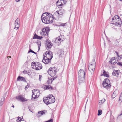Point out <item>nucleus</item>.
<instances>
[{
    "label": "nucleus",
    "instance_id": "obj_13",
    "mask_svg": "<svg viewBox=\"0 0 122 122\" xmlns=\"http://www.w3.org/2000/svg\"><path fill=\"white\" fill-rule=\"evenodd\" d=\"M60 16L59 13L57 11L54 13L53 15H52L53 20V19H55L56 20L59 19Z\"/></svg>",
    "mask_w": 122,
    "mask_h": 122
},
{
    "label": "nucleus",
    "instance_id": "obj_18",
    "mask_svg": "<svg viewBox=\"0 0 122 122\" xmlns=\"http://www.w3.org/2000/svg\"><path fill=\"white\" fill-rule=\"evenodd\" d=\"M78 80L79 83L80 85L82 83H84V77H80L79 78V77H78Z\"/></svg>",
    "mask_w": 122,
    "mask_h": 122
},
{
    "label": "nucleus",
    "instance_id": "obj_12",
    "mask_svg": "<svg viewBox=\"0 0 122 122\" xmlns=\"http://www.w3.org/2000/svg\"><path fill=\"white\" fill-rule=\"evenodd\" d=\"M64 36H61L57 38L55 40V42H57L58 41V43L59 42H61L63 41L64 40Z\"/></svg>",
    "mask_w": 122,
    "mask_h": 122
},
{
    "label": "nucleus",
    "instance_id": "obj_41",
    "mask_svg": "<svg viewBox=\"0 0 122 122\" xmlns=\"http://www.w3.org/2000/svg\"><path fill=\"white\" fill-rule=\"evenodd\" d=\"M66 24V23H61L60 24V25L61 26H65V25Z\"/></svg>",
    "mask_w": 122,
    "mask_h": 122
},
{
    "label": "nucleus",
    "instance_id": "obj_50",
    "mask_svg": "<svg viewBox=\"0 0 122 122\" xmlns=\"http://www.w3.org/2000/svg\"><path fill=\"white\" fill-rule=\"evenodd\" d=\"M11 107H13L14 108V106L13 105H12V106Z\"/></svg>",
    "mask_w": 122,
    "mask_h": 122
},
{
    "label": "nucleus",
    "instance_id": "obj_19",
    "mask_svg": "<svg viewBox=\"0 0 122 122\" xmlns=\"http://www.w3.org/2000/svg\"><path fill=\"white\" fill-rule=\"evenodd\" d=\"M58 2H61V4H58V6H61L63 4H65L66 1L65 0H58Z\"/></svg>",
    "mask_w": 122,
    "mask_h": 122
},
{
    "label": "nucleus",
    "instance_id": "obj_15",
    "mask_svg": "<svg viewBox=\"0 0 122 122\" xmlns=\"http://www.w3.org/2000/svg\"><path fill=\"white\" fill-rule=\"evenodd\" d=\"M117 59L116 58V59L115 57H113L112 58L111 60L109 61L110 63L113 65H114L117 62Z\"/></svg>",
    "mask_w": 122,
    "mask_h": 122
},
{
    "label": "nucleus",
    "instance_id": "obj_22",
    "mask_svg": "<svg viewBox=\"0 0 122 122\" xmlns=\"http://www.w3.org/2000/svg\"><path fill=\"white\" fill-rule=\"evenodd\" d=\"M103 74L101 76L104 75L107 77H108L109 76V75L108 72H106L105 70H103Z\"/></svg>",
    "mask_w": 122,
    "mask_h": 122
},
{
    "label": "nucleus",
    "instance_id": "obj_25",
    "mask_svg": "<svg viewBox=\"0 0 122 122\" xmlns=\"http://www.w3.org/2000/svg\"><path fill=\"white\" fill-rule=\"evenodd\" d=\"M5 100V98L3 97H2L0 101V106H1L3 104Z\"/></svg>",
    "mask_w": 122,
    "mask_h": 122
},
{
    "label": "nucleus",
    "instance_id": "obj_6",
    "mask_svg": "<svg viewBox=\"0 0 122 122\" xmlns=\"http://www.w3.org/2000/svg\"><path fill=\"white\" fill-rule=\"evenodd\" d=\"M31 66L32 68L37 70H39L42 68L41 64L39 62H33L32 63Z\"/></svg>",
    "mask_w": 122,
    "mask_h": 122
},
{
    "label": "nucleus",
    "instance_id": "obj_14",
    "mask_svg": "<svg viewBox=\"0 0 122 122\" xmlns=\"http://www.w3.org/2000/svg\"><path fill=\"white\" fill-rule=\"evenodd\" d=\"M120 71L119 70H114L112 72V74L113 76H118L120 74Z\"/></svg>",
    "mask_w": 122,
    "mask_h": 122
},
{
    "label": "nucleus",
    "instance_id": "obj_7",
    "mask_svg": "<svg viewBox=\"0 0 122 122\" xmlns=\"http://www.w3.org/2000/svg\"><path fill=\"white\" fill-rule=\"evenodd\" d=\"M96 66V62L95 59H93L92 62L89 64L88 69L91 72L94 70Z\"/></svg>",
    "mask_w": 122,
    "mask_h": 122
},
{
    "label": "nucleus",
    "instance_id": "obj_53",
    "mask_svg": "<svg viewBox=\"0 0 122 122\" xmlns=\"http://www.w3.org/2000/svg\"><path fill=\"white\" fill-rule=\"evenodd\" d=\"M120 56V57H121V58H122V57H121V56H122V55H121Z\"/></svg>",
    "mask_w": 122,
    "mask_h": 122
},
{
    "label": "nucleus",
    "instance_id": "obj_23",
    "mask_svg": "<svg viewBox=\"0 0 122 122\" xmlns=\"http://www.w3.org/2000/svg\"><path fill=\"white\" fill-rule=\"evenodd\" d=\"M57 11L60 15H62L65 12V10L63 9L59 10Z\"/></svg>",
    "mask_w": 122,
    "mask_h": 122
},
{
    "label": "nucleus",
    "instance_id": "obj_40",
    "mask_svg": "<svg viewBox=\"0 0 122 122\" xmlns=\"http://www.w3.org/2000/svg\"><path fill=\"white\" fill-rule=\"evenodd\" d=\"M29 52H32V53H34L35 54H36V52H34V51H33L32 50H31V49H30Z\"/></svg>",
    "mask_w": 122,
    "mask_h": 122
},
{
    "label": "nucleus",
    "instance_id": "obj_28",
    "mask_svg": "<svg viewBox=\"0 0 122 122\" xmlns=\"http://www.w3.org/2000/svg\"><path fill=\"white\" fill-rule=\"evenodd\" d=\"M53 80H52V78H49L48 80L47 81V82L48 84H51L52 83L53 81Z\"/></svg>",
    "mask_w": 122,
    "mask_h": 122
},
{
    "label": "nucleus",
    "instance_id": "obj_39",
    "mask_svg": "<svg viewBox=\"0 0 122 122\" xmlns=\"http://www.w3.org/2000/svg\"><path fill=\"white\" fill-rule=\"evenodd\" d=\"M43 38V37L42 36H40L37 35V39H41Z\"/></svg>",
    "mask_w": 122,
    "mask_h": 122
},
{
    "label": "nucleus",
    "instance_id": "obj_3",
    "mask_svg": "<svg viewBox=\"0 0 122 122\" xmlns=\"http://www.w3.org/2000/svg\"><path fill=\"white\" fill-rule=\"evenodd\" d=\"M57 70L56 68L53 67H50L47 71V72L49 74L51 77H53V80H54L57 77L56 75Z\"/></svg>",
    "mask_w": 122,
    "mask_h": 122
},
{
    "label": "nucleus",
    "instance_id": "obj_44",
    "mask_svg": "<svg viewBox=\"0 0 122 122\" xmlns=\"http://www.w3.org/2000/svg\"><path fill=\"white\" fill-rule=\"evenodd\" d=\"M117 95V94H116V92H114L113 93V94L112 95V97L114 95L115 96H116Z\"/></svg>",
    "mask_w": 122,
    "mask_h": 122
},
{
    "label": "nucleus",
    "instance_id": "obj_49",
    "mask_svg": "<svg viewBox=\"0 0 122 122\" xmlns=\"http://www.w3.org/2000/svg\"><path fill=\"white\" fill-rule=\"evenodd\" d=\"M23 73H24V72L25 73H27V71H23Z\"/></svg>",
    "mask_w": 122,
    "mask_h": 122
},
{
    "label": "nucleus",
    "instance_id": "obj_43",
    "mask_svg": "<svg viewBox=\"0 0 122 122\" xmlns=\"http://www.w3.org/2000/svg\"><path fill=\"white\" fill-rule=\"evenodd\" d=\"M42 76L41 75H39V80H40V81H41V78H42Z\"/></svg>",
    "mask_w": 122,
    "mask_h": 122
},
{
    "label": "nucleus",
    "instance_id": "obj_27",
    "mask_svg": "<svg viewBox=\"0 0 122 122\" xmlns=\"http://www.w3.org/2000/svg\"><path fill=\"white\" fill-rule=\"evenodd\" d=\"M32 93H33L34 95V99H36V98H37L38 97H37V95L36 92H35V90H34L32 91Z\"/></svg>",
    "mask_w": 122,
    "mask_h": 122
},
{
    "label": "nucleus",
    "instance_id": "obj_17",
    "mask_svg": "<svg viewBox=\"0 0 122 122\" xmlns=\"http://www.w3.org/2000/svg\"><path fill=\"white\" fill-rule=\"evenodd\" d=\"M17 81H23L25 82H26L25 78L19 76L17 78Z\"/></svg>",
    "mask_w": 122,
    "mask_h": 122
},
{
    "label": "nucleus",
    "instance_id": "obj_29",
    "mask_svg": "<svg viewBox=\"0 0 122 122\" xmlns=\"http://www.w3.org/2000/svg\"><path fill=\"white\" fill-rule=\"evenodd\" d=\"M35 92H36L37 95V97H38L40 93V92L39 91V90H35Z\"/></svg>",
    "mask_w": 122,
    "mask_h": 122
},
{
    "label": "nucleus",
    "instance_id": "obj_26",
    "mask_svg": "<svg viewBox=\"0 0 122 122\" xmlns=\"http://www.w3.org/2000/svg\"><path fill=\"white\" fill-rule=\"evenodd\" d=\"M105 101V99L103 98L101 100H99L98 104L100 105H101L104 103Z\"/></svg>",
    "mask_w": 122,
    "mask_h": 122
},
{
    "label": "nucleus",
    "instance_id": "obj_42",
    "mask_svg": "<svg viewBox=\"0 0 122 122\" xmlns=\"http://www.w3.org/2000/svg\"><path fill=\"white\" fill-rule=\"evenodd\" d=\"M34 97H35V96L34 94L32 93V99H34Z\"/></svg>",
    "mask_w": 122,
    "mask_h": 122
},
{
    "label": "nucleus",
    "instance_id": "obj_37",
    "mask_svg": "<svg viewBox=\"0 0 122 122\" xmlns=\"http://www.w3.org/2000/svg\"><path fill=\"white\" fill-rule=\"evenodd\" d=\"M117 64L120 66H122V62H118L117 63Z\"/></svg>",
    "mask_w": 122,
    "mask_h": 122
},
{
    "label": "nucleus",
    "instance_id": "obj_20",
    "mask_svg": "<svg viewBox=\"0 0 122 122\" xmlns=\"http://www.w3.org/2000/svg\"><path fill=\"white\" fill-rule=\"evenodd\" d=\"M18 98L22 102H25L27 101V100L25 98L21 96H18Z\"/></svg>",
    "mask_w": 122,
    "mask_h": 122
},
{
    "label": "nucleus",
    "instance_id": "obj_1",
    "mask_svg": "<svg viewBox=\"0 0 122 122\" xmlns=\"http://www.w3.org/2000/svg\"><path fill=\"white\" fill-rule=\"evenodd\" d=\"M52 15L48 13H43L41 19L43 22L45 23H49L53 21Z\"/></svg>",
    "mask_w": 122,
    "mask_h": 122
},
{
    "label": "nucleus",
    "instance_id": "obj_32",
    "mask_svg": "<svg viewBox=\"0 0 122 122\" xmlns=\"http://www.w3.org/2000/svg\"><path fill=\"white\" fill-rule=\"evenodd\" d=\"M102 114V111L101 110H99L98 112V115L100 116Z\"/></svg>",
    "mask_w": 122,
    "mask_h": 122
},
{
    "label": "nucleus",
    "instance_id": "obj_36",
    "mask_svg": "<svg viewBox=\"0 0 122 122\" xmlns=\"http://www.w3.org/2000/svg\"><path fill=\"white\" fill-rule=\"evenodd\" d=\"M119 100L120 101H122V92L121 93L120 96L119 97Z\"/></svg>",
    "mask_w": 122,
    "mask_h": 122
},
{
    "label": "nucleus",
    "instance_id": "obj_5",
    "mask_svg": "<svg viewBox=\"0 0 122 122\" xmlns=\"http://www.w3.org/2000/svg\"><path fill=\"white\" fill-rule=\"evenodd\" d=\"M102 84L103 87L106 88L107 90L110 88L111 86L109 80L107 78L104 80Z\"/></svg>",
    "mask_w": 122,
    "mask_h": 122
},
{
    "label": "nucleus",
    "instance_id": "obj_4",
    "mask_svg": "<svg viewBox=\"0 0 122 122\" xmlns=\"http://www.w3.org/2000/svg\"><path fill=\"white\" fill-rule=\"evenodd\" d=\"M43 101L47 105L54 103L55 101V99L54 97L52 95L48 97H44Z\"/></svg>",
    "mask_w": 122,
    "mask_h": 122
},
{
    "label": "nucleus",
    "instance_id": "obj_30",
    "mask_svg": "<svg viewBox=\"0 0 122 122\" xmlns=\"http://www.w3.org/2000/svg\"><path fill=\"white\" fill-rule=\"evenodd\" d=\"M22 119L20 117H18L17 118L16 121L17 122H20L22 120Z\"/></svg>",
    "mask_w": 122,
    "mask_h": 122
},
{
    "label": "nucleus",
    "instance_id": "obj_9",
    "mask_svg": "<svg viewBox=\"0 0 122 122\" xmlns=\"http://www.w3.org/2000/svg\"><path fill=\"white\" fill-rule=\"evenodd\" d=\"M52 46V44L49 40H47L45 44V47L47 50L50 49Z\"/></svg>",
    "mask_w": 122,
    "mask_h": 122
},
{
    "label": "nucleus",
    "instance_id": "obj_52",
    "mask_svg": "<svg viewBox=\"0 0 122 122\" xmlns=\"http://www.w3.org/2000/svg\"><path fill=\"white\" fill-rule=\"evenodd\" d=\"M114 97H115V96H114H114H113L112 97L113 98H114Z\"/></svg>",
    "mask_w": 122,
    "mask_h": 122
},
{
    "label": "nucleus",
    "instance_id": "obj_8",
    "mask_svg": "<svg viewBox=\"0 0 122 122\" xmlns=\"http://www.w3.org/2000/svg\"><path fill=\"white\" fill-rule=\"evenodd\" d=\"M49 28L47 27L42 29L40 32V35L42 36H47L49 31Z\"/></svg>",
    "mask_w": 122,
    "mask_h": 122
},
{
    "label": "nucleus",
    "instance_id": "obj_48",
    "mask_svg": "<svg viewBox=\"0 0 122 122\" xmlns=\"http://www.w3.org/2000/svg\"><path fill=\"white\" fill-rule=\"evenodd\" d=\"M10 57H11V56H8L7 57V58H10Z\"/></svg>",
    "mask_w": 122,
    "mask_h": 122
},
{
    "label": "nucleus",
    "instance_id": "obj_10",
    "mask_svg": "<svg viewBox=\"0 0 122 122\" xmlns=\"http://www.w3.org/2000/svg\"><path fill=\"white\" fill-rule=\"evenodd\" d=\"M78 77L79 78L80 77H84L85 76V73L83 70H80L78 71Z\"/></svg>",
    "mask_w": 122,
    "mask_h": 122
},
{
    "label": "nucleus",
    "instance_id": "obj_46",
    "mask_svg": "<svg viewBox=\"0 0 122 122\" xmlns=\"http://www.w3.org/2000/svg\"><path fill=\"white\" fill-rule=\"evenodd\" d=\"M56 3L57 4V5H58V4H61V2H58V1H57L56 2Z\"/></svg>",
    "mask_w": 122,
    "mask_h": 122
},
{
    "label": "nucleus",
    "instance_id": "obj_51",
    "mask_svg": "<svg viewBox=\"0 0 122 122\" xmlns=\"http://www.w3.org/2000/svg\"><path fill=\"white\" fill-rule=\"evenodd\" d=\"M120 23H121V24H122V20H121V21Z\"/></svg>",
    "mask_w": 122,
    "mask_h": 122
},
{
    "label": "nucleus",
    "instance_id": "obj_47",
    "mask_svg": "<svg viewBox=\"0 0 122 122\" xmlns=\"http://www.w3.org/2000/svg\"><path fill=\"white\" fill-rule=\"evenodd\" d=\"M15 1L17 2H18L19 1H20V0H15Z\"/></svg>",
    "mask_w": 122,
    "mask_h": 122
},
{
    "label": "nucleus",
    "instance_id": "obj_54",
    "mask_svg": "<svg viewBox=\"0 0 122 122\" xmlns=\"http://www.w3.org/2000/svg\"><path fill=\"white\" fill-rule=\"evenodd\" d=\"M117 44L119 42H118V41H117Z\"/></svg>",
    "mask_w": 122,
    "mask_h": 122
},
{
    "label": "nucleus",
    "instance_id": "obj_33",
    "mask_svg": "<svg viewBox=\"0 0 122 122\" xmlns=\"http://www.w3.org/2000/svg\"><path fill=\"white\" fill-rule=\"evenodd\" d=\"M37 44L38 45V47L39 50L40 48V46L41 44V42H38L37 43Z\"/></svg>",
    "mask_w": 122,
    "mask_h": 122
},
{
    "label": "nucleus",
    "instance_id": "obj_11",
    "mask_svg": "<svg viewBox=\"0 0 122 122\" xmlns=\"http://www.w3.org/2000/svg\"><path fill=\"white\" fill-rule=\"evenodd\" d=\"M20 23V19L17 18L15 23V27L14 28L15 29H17L19 28Z\"/></svg>",
    "mask_w": 122,
    "mask_h": 122
},
{
    "label": "nucleus",
    "instance_id": "obj_45",
    "mask_svg": "<svg viewBox=\"0 0 122 122\" xmlns=\"http://www.w3.org/2000/svg\"><path fill=\"white\" fill-rule=\"evenodd\" d=\"M29 86V84H27V85L25 87V88L26 89H27L28 88Z\"/></svg>",
    "mask_w": 122,
    "mask_h": 122
},
{
    "label": "nucleus",
    "instance_id": "obj_55",
    "mask_svg": "<svg viewBox=\"0 0 122 122\" xmlns=\"http://www.w3.org/2000/svg\"><path fill=\"white\" fill-rule=\"evenodd\" d=\"M30 111L31 112L30 110Z\"/></svg>",
    "mask_w": 122,
    "mask_h": 122
},
{
    "label": "nucleus",
    "instance_id": "obj_2",
    "mask_svg": "<svg viewBox=\"0 0 122 122\" xmlns=\"http://www.w3.org/2000/svg\"><path fill=\"white\" fill-rule=\"evenodd\" d=\"M52 55V52L50 51L45 52L43 55L42 62L46 64L50 63L53 57Z\"/></svg>",
    "mask_w": 122,
    "mask_h": 122
},
{
    "label": "nucleus",
    "instance_id": "obj_34",
    "mask_svg": "<svg viewBox=\"0 0 122 122\" xmlns=\"http://www.w3.org/2000/svg\"><path fill=\"white\" fill-rule=\"evenodd\" d=\"M115 52L116 53V54H117V56L118 58L119 59H121V57H120V56L118 55V52H117V51H115Z\"/></svg>",
    "mask_w": 122,
    "mask_h": 122
},
{
    "label": "nucleus",
    "instance_id": "obj_38",
    "mask_svg": "<svg viewBox=\"0 0 122 122\" xmlns=\"http://www.w3.org/2000/svg\"><path fill=\"white\" fill-rule=\"evenodd\" d=\"M37 35H36V34H35L33 37V39H37Z\"/></svg>",
    "mask_w": 122,
    "mask_h": 122
},
{
    "label": "nucleus",
    "instance_id": "obj_21",
    "mask_svg": "<svg viewBox=\"0 0 122 122\" xmlns=\"http://www.w3.org/2000/svg\"><path fill=\"white\" fill-rule=\"evenodd\" d=\"M42 88L44 89V90H46L48 89H50V88L51 89H52V88L50 86L48 85H44L42 86Z\"/></svg>",
    "mask_w": 122,
    "mask_h": 122
},
{
    "label": "nucleus",
    "instance_id": "obj_31",
    "mask_svg": "<svg viewBox=\"0 0 122 122\" xmlns=\"http://www.w3.org/2000/svg\"><path fill=\"white\" fill-rule=\"evenodd\" d=\"M112 19H120V18L117 15H115L113 18H112Z\"/></svg>",
    "mask_w": 122,
    "mask_h": 122
},
{
    "label": "nucleus",
    "instance_id": "obj_35",
    "mask_svg": "<svg viewBox=\"0 0 122 122\" xmlns=\"http://www.w3.org/2000/svg\"><path fill=\"white\" fill-rule=\"evenodd\" d=\"M117 20H118V19H112V22H113L112 23H116L117 21Z\"/></svg>",
    "mask_w": 122,
    "mask_h": 122
},
{
    "label": "nucleus",
    "instance_id": "obj_24",
    "mask_svg": "<svg viewBox=\"0 0 122 122\" xmlns=\"http://www.w3.org/2000/svg\"><path fill=\"white\" fill-rule=\"evenodd\" d=\"M46 112L47 111H46L45 110H44L43 111L39 112H38L39 116H40L43 114H44L45 113H46Z\"/></svg>",
    "mask_w": 122,
    "mask_h": 122
},
{
    "label": "nucleus",
    "instance_id": "obj_16",
    "mask_svg": "<svg viewBox=\"0 0 122 122\" xmlns=\"http://www.w3.org/2000/svg\"><path fill=\"white\" fill-rule=\"evenodd\" d=\"M121 20L120 19L117 20V21L116 23H112V24L113 25H115L118 26H120L121 25Z\"/></svg>",
    "mask_w": 122,
    "mask_h": 122
}]
</instances>
